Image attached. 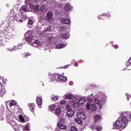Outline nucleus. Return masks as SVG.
Here are the masks:
<instances>
[{
  "label": "nucleus",
  "mask_w": 131,
  "mask_h": 131,
  "mask_svg": "<svg viewBox=\"0 0 131 131\" xmlns=\"http://www.w3.org/2000/svg\"><path fill=\"white\" fill-rule=\"evenodd\" d=\"M126 127V125H123L122 122L118 120L113 123V127L114 129H123Z\"/></svg>",
  "instance_id": "1"
},
{
  "label": "nucleus",
  "mask_w": 131,
  "mask_h": 131,
  "mask_svg": "<svg viewBox=\"0 0 131 131\" xmlns=\"http://www.w3.org/2000/svg\"><path fill=\"white\" fill-rule=\"evenodd\" d=\"M19 118L20 121L22 122H27L29 120V117L26 115H19Z\"/></svg>",
  "instance_id": "2"
},
{
  "label": "nucleus",
  "mask_w": 131,
  "mask_h": 131,
  "mask_svg": "<svg viewBox=\"0 0 131 131\" xmlns=\"http://www.w3.org/2000/svg\"><path fill=\"white\" fill-rule=\"evenodd\" d=\"M25 38L26 40L30 41L32 39V32L31 31L27 32L25 34Z\"/></svg>",
  "instance_id": "3"
},
{
  "label": "nucleus",
  "mask_w": 131,
  "mask_h": 131,
  "mask_svg": "<svg viewBox=\"0 0 131 131\" xmlns=\"http://www.w3.org/2000/svg\"><path fill=\"white\" fill-rule=\"evenodd\" d=\"M86 107L88 110H89L91 108L92 111H94L96 109V105L95 104H91V103H88L86 105Z\"/></svg>",
  "instance_id": "4"
},
{
  "label": "nucleus",
  "mask_w": 131,
  "mask_h": 131,
  "mask_svg": "<svg viewBox=\"0 0 131 131\" xmlns=\"http://www.w3.org/2000/svg\"><path fill=\"white\" fill-rule=\"evenodd\" d=\"M17 102L15 100H12L9 103V106L10 109L12 111H15L14 106L16 105Z\"/></svg>",
  "instance_id": "5"
},
{
  "label": "nucleus",
  "mask_w": 131,
  "mask_h": 131,
  "mask_svg": "<svg viewBox=\"0 0 131 131\" xmlns=\"http://www.w3.org/2000/svg\"><path fill=\"white\" fill-rule=\"evenodd\" d=\"M7 36H1L0 35V46L3 44V42L4 41H6L7 39H9L8 38H7Z\"/></svg>",
  "instance_id": "6"
},
{
  "label": "nucleus",
  "mask_w": 131,
  "mask_h": 131,
  "mask_svg": "<svg viewBox=\"0 0 131 131\" xmlns=\"http://www.w3.org/2000/svg\"><path fill=\"white\" fill-rule=\"evenodd\" d=\"M30 41L31 42L32 45L35 47H37L40 44V42L38 40L32 39Z\"/></svg>",
  "instance_id": "7"
},
{
  "label": "nucleus",
  "mask_w": 131,
  "mask_h": 131,
  "mask_svg": "<svg viewBox=\"0 0 131 131\" xmlns=\"http://www.w3.org/2000/svg\"><path fill=\"white\" fill-rule=\"evenodd\" d=\"M36 101L39 107L41 108V104L42 103V98L40 97L37 96Z\"/></svg>",
  "instance_id": "8"
},
{
  "label": "nucleus",
  "mask_w": 131,
  "mask_h": 131,
  "mask_svg": "<svg viewBox=\"0 0 131 131\" xmlns=\"http://www.w3.org/2000/svg\"><path fill=\"white\" fill-rule=\"evenodd\" d=\"M29 6L31 8L33 9L36 11H38L39 10V6L37 5H34L32 4H30Z\"/></svg>",
  "instance_id": "9"
},
{
  "label": "nucleus",
  "mask_w": 131,
  "mask_h": 131,
  "mask_svg": "<svg viewBox=\"0 0 131 131\" xmlns=\"http://www.w3.org/2000/svg\"><path fill=\"white\" fill-rule=\"evenodd\" d=\"M46 19L48 20H50L52 18V14L51 12H48L47 14Z\"/></svg>",
  "instance_id": "10"
},
{
  "label": "nucleus",
  "mask_w": 131,
  "mask_h": 131,
  "mask_svg": "<svg viewBox=\"0 0 131 131\" xmlns=\"http://www.w3.org/2000/svg\"><path fill=\"white\" fill-rule=\"evenodd\" d=\"M121 119L123 122L125 124L124 125H127V122L128 121V119L127 117L125 116H123L121 117Z\"/></svg>",
  "instance_id": "11"
},
{
  "label": "nucleus",
  "mask_w": 131,
  "mask_h": 131,
  "mask_svg": "<svg viewBox=\"0 0 131 131\" xmlns=\"http://www.w3.org/2000/svg\"><path fill=\"white\" fill-rule=\"evenodd\" d=\"M64 9L66 11H69L72 10V7L68 4H66L65 5Z\"/></svg>",
  "instance_id": "12"
},
{
  "label": "nucleus",
  "mask_w": 131,
  "mask_h": 131,
  "mask_svg": "<svg viewBox=\"0 0 131 131\" xmlns=\"http://www.w3.org/2000/svg\"><path fill=\"white\" fill-rule=\"evenodd\" d=\"M21 14L18 13L16 14L14 16V20L18 21L21 18Z\"/></svg>",
  "instance_id": "13"
},
{
  "label": "nucleus",
  "mask_w": 131,
  "mask_h": 131,
  "mask_svg": "<svg viewBox=\"0 0 131 131\" xmlns=\"http://www.w3.org/2000/svg\"><path fill=\"white\" fill-rule=\"evenodd\" d=\"M60 21L62 23L66 24H68L70 22L69 19L66 18L61 19L60 20Z\"/></svg>",
  "instance_id": "14"
},
{
  "label": "nucleus",
  "mask_w": 131,
  "mask_h": 131,
  "mask_svg": "<svg viewBox=\"0 0 131 131\" xmlns=\"http://www.w3.org/2000/svg\"><path fill=\"white\" fill-rule=\"evenodd\" d=\"M67 78L61 75L58 76L57 79L60 80L66 81L67 80Z\"/></svg>",
  "instance_id": "15"
},
{
  "label": "nucleus",
  "mask_w": 131,
  "mask_h": 131,
  "mask_svg": "<svg viewBox=\"0 0 131 131\" xmlns=\"http://www.w3.org/2000/svg\"><path fill=\"white\" fill-rule=\"evenodd\" d=\"M58 127L60 129H66V126L63 125L62 123H60L59 122H58Z\"/></svg>",
  "instance_id": "16"
},
{
  "label": "nucleus",
  "mask_w": 131,
  "mask_h": 131,
  "mask_svg": "<svg viewBox=\"0 0 131 131\" xmlns=\"http://www.w3.org/2000/svg\"><path fill=\"white\" fill-rule=\"evenodd\" d=\"M60 36H62L63 39H67L69 37V35L67 33H64L61 34Z\"/></svg>",
  "instance_id": "17"
},
{
  "label": "nucleus",
  "mask_w": 131,
  "mask_h": 131,
  "mask_svg": "<svg viewBox=\"0 0 131 131\" xmlns=\"http://www.w3.org/2000/svg\"><path fill=\"white\" fill-rule=\"evenodd\" d=\"M101 118L100 115H95L94 120L95 122H96L97 121L100 120Z\"/></svg>",
  "instance_id": "18"
},
{
  "label": "nucleus",
  "mask_w": 131,
  "mask_h": 131,
  "mask_svg": "<svg viewBox=\"0 0 131 131\" xmlns=\"http://www.w3.org/2000/svg\"><path fill=\"white\" fill-rule=\"evenodd\" d=\"M74 121L76 123L79 124H82V121L80 118H75L74 120Z\"/></svg>",
  "instance_id": "19"
},
{
  "label": "nucleus",
  "mask_w": 131,
  "mask_h": 131,
  "mask_svg": "<svg viewBox=\"0 0 131 131\" xmlns=\"http://www.w3.org/2000/svg\"><path fill=\"white\" fill-rule=\"evenodd\" d=\"M22 128L23 131H29L30 130L29 127L27 125L23 126Z\"/></svg>",
  "instance_id": "20"
},
{
  "label": "nucleus",
  "mask_w": 131,
  "mask_h": 131,
  "mask_svg": "<svg viewBox=\"0 0 131 131\" xmlns=\"http://www.w3.org/2000/svg\"><path fill=\"white\" fill-rule=\"evenodd\" d=\"M47 8V7L44 5H42L40 7V10L42 12H44Z\"/></svg>",
  "instance_id": "21"
},
{
  "label": "nucleus",
  "mask_w": 131,
  "mask_h": 131,
  "mask_svg": "<svg viewBox=\"0 0 131 131\" xmlns=\"http://www.w3.org/2000/svg\"><path fill=\"white\" fill-rule=\"evenodd\" d=\"M28 106L31 112H33V110H34V106L33 103H30L29 104Z\"/></svg>",
  "instance_id": "22"
},
{
  "label": "nucleus",
  "mask_w": 131,
  "mask_h": 131,
  "mask_svg": "<svg viewBox=\"0 0 131 131\" xmlns=\"http://www.w3.org/2000/svg\"><path fill=\"white\" fill-rule=\"evenodd\" d=\"M22 8L23 10L25 12H27L28 9L26 5H25L23 6L22 7Z\"/></svg>",
  "instance_id": "23"
},
{
  "label": "nucleus",
  "mask_w": 131,
  "mask_h": 131,
  "mask_svg": "<svg viewBox=\"0 0 131 131\" xmlns=\"http://www.w3.org/2000/svg\"><path fill=\"white\" fill-rule=\"evenodd\" d=\"M85 100L83 98H81L78 101V102L79 104H82L85 103Z\"/></svg>",
  "instance_id": "24"
},
{
  "label": "nucleus",
  "mask_w": 131,
  "mask_h": 131,
  "mask_svg": "<svg viewBox=\"0 0 131 131\" xmlns=\"http://www.w3.org/2000/svg\"><path fill=\"white\" fill-rule=\"evenodd\" d=\"M56 112L58 115H60L62 112V111L60 108H57L56 109Z\"/></svg>",
  "instance_id": "25"
},
{
  "label": "nucleus",
  "mask_w": 131,
  "mask_h": 131,
  "mask_svg": "<svg viewBox=\"0 0 131 131\" xmlns=\"http://www.w3.org/2000/svg\"><path fill=\"white\" fill-rule=\"evenodd\" d=\"M77 100V98L72 95L70 101L71 102H74L76 101Z\"/></svg>",
  "instance_id": "26"
},
{
  "label": "nucleus",
  "mask_w": 131,
  "mask_h": 131,
  "mask_svg": "<svg viewBox=\"0 0 131 131\" xmlns=\"http://www.w3.org/2000/svg\"><path fill=\"white\" fill-rule=\"evenodd\" d=\"M64 46V44H58L56 46V48L57 49H59L61 48L62 47H63Z\"/></svg>",
  "instance_id": "27"
},
{
  "label": "nucleus",
  "mask_w": 131,
  "mask_h": 131,
  "mask_svg": "<svg viewBox=\"0 0 131 131\" xmlns=\"http://www.w3.org/2000/svg\"><path fill=\"white\" fill-rule=\"evenodd\" d=\"M17 114H19V115H22L23 114L24 115L22 109L20 108H18Z\"/></svg>",
  "instance_id": "28"
},
{
  "label": "nucleus",
  "mask_w": 131,
  "mask_h": 131,
  "mask_svg": "<svg viewBox=\"0 0 131 131\" xmlns=\"http://www.w3.org/2000/svg\"><path fill=\"white\" fill-rule=\"evenodd\" d=\"M6 119L7 122H8V121H12L13 119L12 117H10V115H7L6 116Z\"/></svg>",
  "instance_id": "29"
},
{
  "label": "nucleus",
  "mask_w": 131,
  "mask_h": 131,
  "mask_svg": "<svg viewBox=\"0 0 131 131\" xmlns=\"http://www.w3.org/2000/svg\"><path fill=\"white\" fill-rule=\"evenodd\" d=\"M55 107V106L54 105H51L49 106V110L50 111H53Z\"/></svg>",
  "instance_id": "30"
},
{
  "label": "nucleus",
  "mask_w": 131,
  "mask_h": 131,
  "mask_svg": "<svg viewBox=\"0 0 131 131\" xmlns=\"http://www.w3.org/2000/svg\"><path fill=\"white\" fill-rule=\"evenodd\" d=\"M96 129L97 131H100L102 129V127L101 125H99L96 127Z\"/></svg>",
  "instance_id": "31"
},
{
  "label": "nucleus",
  "mask_w": 131,
  "mask_h": 131,
  "mask_svg": "<svg viewBox=\"0 0 131 131\" xmlns=\"http://www.w3.org/2000/svg\"><path fill=\"white\" fill-rule=\"evenodd\" d=\"M71 131H77L78 130L77 127L75 126H72L71 128Z\"/></svg>",
  "instance_id": "32"
},
{
  "label": "nucleus",
  "mask_w": 131,
  "mask_h": 131,
  "mask_svg": "<svg viewBox=\"0 0 131 131\" xmlns=\"http://www.w3.org/2000/svg\"><path fill=\"white\" fill-rule=\"evenodd\" d=\"M51 27L50 25H49L47 27L46 29L45 30V31H51Z\"/></svg>",
  "instance_id": "33"
},
{
  "label": "nucleus",
  "mask_w": 131,
  "mask_h": 131,
  "mask_svg": "<svg viewBox=\"0 0 131 131\" xmlns=\"http://www.w3.org/2000/svg\"><path fill=\"white\" fill-rule=\"evenodd\" d=\"M78 117L79 118H81L82 119H84L86 118L85 115H77Z\"/></svg>",
  "instance_id": "34"
},
{
  "label": "nucleus",
  "mask_w": 131,
  "mask_h": 131,
  "mask_svg": "<svg viewBox=\"0 0 131 131\" xmlns=\"http://www.w3.org/2000/svg\"><path fill=\"white\" fill-rule=\"evenodd\" d=\"M58 99V96H52L51 97V99L53 101H56Z\"/></svg>",
  "instance_id": "35"
},
{
  "label": "nucleus",
  "mask_w": 131,
  "mask_h": 131,
  "mask_svg": "<svg viewBox=\"0 0 131 131\" xmlns=\"http://www.w3.org/2000/svg\"><path fill=\"white\" fill-rule=\"evenodd\" d=\"M28 24L30 25H31L33 24L32 20L30 19H29L28 22Z\"/></svg>",
  "instance_id": "36"
},
{
  "label": "nucleus",
  "mask_w": 131,
  "mask_h": 131,
  "mask_svg": "<svg viewBox=\"0 0 131 131\" xmlns=\"http://www.w3.org/2000/svg\"><path fill=\"white\" fill-rule=\"evenodd\" d=\"M66 102V100H62L60 101V104L61 105H64Z\"/></svg>",
  "instance_id": "37"
},
{
  "label": "nucleus",
  "mask_w": 131,
  "mask_h": 131,
  "mask_svg": "<svg viewBox=\"0 0 131 131\" xmlns=\"http://www.w3.org/2000/svg\"><path fill=\"white\" fill-rule=\"evenodd\" d=\"M65 122V120L64 118H63L61 119H60V121L59 122L60 123H64Z\"/></svg>",
  "instance_id": "38"
},
{
  "label": "nucleus",
  "mask_w": 131,
  "mask_h": 131,
  "mask_svg": "<svg viewBox=\"0 0 131 131\" xmlns=\"http://www.w3.org/2000/svg\"><path fill=\"white\" fill-rule=\"evenodd\" d=\"M72 95L71 94L67 95L65 96V97L66 99H69L70 100Z\"/></svg>",
  "instance_id": "39"
},
{
  "label": "nucleus",
  "mask_w": 131,
  "mask_h": 131,
  "mask_svg": "<svg viewBox=\"0 0 131 131\" xmlns=\"http://www.w3.org/2000/svg\"><path fill=\"white\" fill-rule=\"evenodd\" d=\"M96 99H95V103L97 104L98 105V106L99 107V108H101V104L100 103H96Z\"/></svg>",
  "instance_id": "40"
},
{
  "label": "nucleus",
  "mask_w": 131,
  "mask_h": 131,
  "mask_svg": "<svg viewBox=\"0 0 131 131\" xmlns=\"http://www.w3.org/2000/svg\"><path fill=\"white\" fill-rule=\"evenodd\" d=\"M127 64H128L129 65H130L131 64V58L129 59V60L127 61L126 63V65H127Z\"/></svg>",
  "instance_id": "41"
},
{
  "label": "nucleus",
  "mask_w": 131,
  "mask_h": 131,
  "mask_svg": "<svg viewBox=\"0 0 131 131\" xmlns=\"http://www.w3.org/2000/svg\"><path fill=\"white\" fill-rule=\"evenodd\" d=\"M107 15V14H102V15H99L98 17L99 19H100V18H101V17L102 16H105Z\"/></svg>",
  "instance_id": "42"
},
{
  "label": "nucleus",
  "mask_w": 131,
  "mask_h": 131,
  "mask_svg": "<svg viewBox=\"0 0 131 131\" xmlns=\"http://www.w3.org/2000/svg\"><path fill=\"white\" fill-rule=\"evenodd\" d=\"M66 29V26H63L61 27L60 28V29L62 31L65 30Z\"/></svg>",
  "instance_id": "43"
},
{
  "label": "nucleus",
  "mask_w": 131,
  "mask_h": 131,
  "mask_svg": "<svg viewBox=\"0 0 131 131\" xmlns=\"http://www.w3.org/2000/svg\"><path fill=\"white\" fill-rule=\"evenodd\" d=\"M21 18L22 19H25L27 18V16L26 15L21 14Z\"/></svg>",
  "instance_id": "44"
},
{
  "label": "nucleus",
  "mask_w": 131,
  "mask_h": 131,
  "mask_svg": "<svg viewBox=\"0 0 131 131\" xmlns=\"http://www.w3.org/2000/svg\"><path fill=\"white\" fill-rule=\"evenodd\" d=\"M55 13L56 15H58L59 14H60V11L57 10L55 11Z\"/></svg>",
  "instance_id": "45"
},
{
  "label": "nucleus",
  "mask_w": 131,
  "mask_h": 131,
  "mask_svg": "<svg viewBox=\"0 0 131 131\" xmlns=\"http://www.w3.org/2000/svg\"><path fill=\"white\" fill-rule=\"evenodd\" d=\"M2 84L0 82V92H1L2 90Z\"/></svg>",
  "instance_id": "46"
},
{
  "label": "nucleus",
  "mask_w": 131,
  "mask_h": 131,
  "mask_svg": "<svg viewBox=\"0 0 131 131\" xmlns=\"http://www.w3.org/2000/svg\"><path fill=\"white\" fill-rule=\"evenodd\" d=\"M24 54L25 56V57L27 58V56H29L30 55V54L28 53H26Z\"/></svg>",
  "instance_id": "47"
},
{
  "label": "nucleus",
  "mask_w": 131,
  "mask_h": 131,
  "mask_svg": "<svg viewBox=\"0 0 131 131\" xmlns=\"http://www.w3.org/2000/svg\"><path fill=\"white\" fill-rule=\"evenodd\" d=\"M128 114H129L128 112H125L121 113V114H120V115H123Z\"/></svg>",
  "instance_id": "48"
},
{
  "label": "nucleus",
  "mask_w": 131,
  "mask_h": 131,
  "mask_svg": "<svg viewBox=\"0 0 131 131\" xmlns=\"http://www.w3.org/2000/svg\"><path fill=\"white\" fill-rule=\"evenodd\" d=\"M79 103L78 102L75 103H74V105L75 106H79Z\"/></svg>",
  "instance_id": "49"
},
{
  "label": "nucleus",
  "mask_w": 131,
  "mask_h": 131,
  "mask_svg": "<svg viewBox=\"0 0 131 131\" xmlns=\"http://www.w3.org/2000/svg\"><path fill=\"white\" fill-rule=\"evenodd\" d=\"M3 118L2 115H0V121L3 120Z\"/></svg>",
  "instance_id": "50"
},
{
  "label": "nucleus",
  "mask_w": 131,
  "mask_h": 131,
  "mask_svg": "<svg viewBox=\"0 0 131 131\" xmlns=\"http://www.w3.org/2000/svg\"><path fill=\"white\" fill-rule=\"evenodd\" d=\"M70 110H69L68 111L67 113V115H70L71 114V113L70 112Z\"/></svg>",
  "instance_id": "51"
},
{
  "label": "nucleus",
  "mask_w": 131,
  "mask_h": 131,
  "mask_svg": "<svg viewBox=\"0 0 131 131\" xmlns=\"http://www.w3.org/2000/svg\"><path fill=\"white\" fill-rule=\"evenodd\" d=\"M55 131H61L60 130L58 129V128H56V130H55ZM63 131H68L67 130H64Z\"/></svg>",
  "instance_id": "52"
},
{
  "label": "nucleus",
  "mask_w": 131,
  "mask_h": 131,
  "mask_svg": "<svg viewBox=\"0 0 131 131\" xmlns=\"http://www.w3.org/2000/svg\"><path fill=\"white\" fill-rule=\"evenodd\" d=\"M118 46L116 45H115L114 46V47L115 49H117L118 48Z\"/></svg>",
  "instance_id": "53"
},
{
  "label": "nucleus",
  "mask_w": 131,
  "mask_h": 131,
  "mask_svg": "<svg viewBox=\"0 0 131 131\" xmlns=\"http://www.w3.org/2000/svg\"><path fill=\"white\" fill-rule=\"evenodd\" d=\"M66 65L65 66H64L63 68L65 69L67 68V67H69V65Z\"/></svg>",
  "instance_id": "54"
},
{
  "label": "nucleus",
  "mask_w": 131,
  "mask_h": 131,
  "mask_svg": "<svg viewBox=\"0 0 131 131\" xmlns=\"http://www.w3.org/2000/svg\"><path fill=\"white\" fill-rule=\"evenodd\" d=\"M70 112L71 113V115H73L74 113V111H73L72 110H70Z\"/></svg>",
  "instance_id": "55"
},
{
  "label": "nucleus",
  "mask_w": 131,
  "mask_h": 131,
  "mask_svg": "<svg viewBox=\"0 0 131 131\" xmlns=\"http://www.w3.org/2000/svg\"><path fill=\"white\" fill-rule=\"evenodd\" d=\"M18 22H22L23 21V20L21 19H19V21H18Z\"/></svg>",
  "instance_id": "56"
},
{
  "label": "nucleus",
  "mask_w": 131,
  "mask_h": 131,
  "mask_svg": "<svg viewBox=\"0 0 131 131\" xmlns=\"http://www.w3.org/2000/svg\"><path fill=\"white\" fill-rule=\"evenodd\" d=\"M89 101H93V99L92 98L89 99Z\"/></svg>",
  "instance_id": "57"
},
{
  "label": "nucleus",
  "mask_w": 131,
  "mask_h": 131,
  "mask_svg": "<svg viewBox=\"0 0 131 131\" xmlns=\"http://www.w3.org/2000/svg\"><path fill=\"white\" fill-rule=\"evenodd\" d=\"M81 114H82V113H80L79 112H78L77 114L76 115H81Z\"/></svg>",
  "instance_id": "58"
},
{
  "label": "nucleus",
  "mask_w": 131,
  "mask_h": 131,
  "mask_svg": "<svg viewBox=\"0 0 131 131\" xmlns=\"http://www.w3.org/2000/svg\"><path fill=\"white\" fill-rule=\"evenodd\" d=\"M7 50H8V51H11L12 50H13V49H9V48H7Z\"/></svg>",
  "instance_id": "59"
},
{
  "label": "nucleus",
  "mask_w": 131,
  "mask_h": 131,
  "mask_svg": "<svg viewBox=\"0 0 131 131\" xmlns=\"http://www.w3.org/2000/svg\"><path fill=\"white\" fill-rule=\"evenodd\" d=\"M9 101H7L6 102V106L7 107V103Z\"/></svg>",
  "instance_id": "60"
},
{
  "label": "nucleus",
  "mask_w": 131,
  "mask_h": 131,
  "mask_svg": "<svg viewBox=\"0 0 131 131\" xmlns=\"http://www.w3.org/2000/svg\"><path fill=\"white\" fill-rule=\"evenodd\" d=\"M129 117L130 119V120L131 121V115H129Z\"/></svg>",
  "instance_id": "61"
},
{
  "label": "nucleus",
  "mask_w": 131,
  "mask_h": 131,
  "mask_svg": "<svg viewBox=\"0 0 131 131\" xmlns=\"http://www.w3.org/2000/svg\"><path fill=\"white\" fill-rule=\"evenodd\" d=\"M69 117H72V115H68Z\"/></svg>",
  "instance_id": "62"
},
{
  "label": "nucleus",
  "mask_w": 131,
  "mask_h": 131,
  "mask_svg": "<svg viewBox=\"0 0 131 131\" xmlns=\"http://www.w3.org/2000/svg\"><path fill=\"white\" fill-rule=\"evenodd\" d=\"M15 131H20V130L19 129H17L16 130H15Z\"/></svg>",
  "instance_id": "63"
},
{
  "label": "nucleus",
  "mask_w": 131,
  "mask_h": 131,
  "mask_svg": "<svg viewBox=\"0 0 131 131\" xmlns=\"http://www.w3.org/2000/svg\"><path fill=\"white\" fill-rule=\"evenodd\" d=\"M92 130H93V129H94L93 128V127H92Z\"/></svg>",
  "instance_id": "64"
}]
</instances>
